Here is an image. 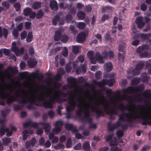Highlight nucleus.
<instances>
[{
  "mask_svg": "<svg viewBox=\"0 0 151 151\" xmlns=\"http://www.w3.org/2000/svg\"><path fill=\"white\" fill-rule=\"evenodd\" d=\"M124 93L122 95H117L114 99H110V101H108L105 96H100L99 98L96 96H88L86 98H83L77 90L69 93L68 96V105L66 110L70 112L76 106L79 110L78 114L81 115L83 113L84 118L89 123L90 129H95L97 126L95 124L91 123L92 119L89 116L90 111L96 112L99 114L101 112V107H103L104 111L107 114L116 115L118 110H127L128 113L123 114L119 116V121L115 125L109 123L108 125V129L111 131L120 125L121 121H131L135 119H141L145 124L151 125V109L143 106L138 107L132 104H129L125 106L122 101L127 100L129 102L137 101H142L141 98V90L139 87H129L123 90Z\"/></svg>",
  "mask_w": 151,
  "mask_h": 151,
  "instance_id": "1",
  "label": "nucleus"
},
{
  "mask_svg": "<svg viewBox=\"0 0 151 151\" xmlns=\"http://www.w3.org/2000/svg\"><path fill=\"white\" fill-rule=\"evenodd\" d=\"M48 84L50 86L45 91L37 89H31L28 91L19 90L17 91L14 96H12V86L0 83V97L2 99H6L8 104L12 103L16 99L19 98L22 104L27 102L34 104L36 101L38 100L42 102L45 107L51 108L52 103L56 101L59 102L58 100L60 93L57 88L60 85L56 82H53L51 79H50Z\"/></svg>",
  "mask_w": 151,
  "mask_h": 151,
  "instance_id": "2",
  "label": "nucleus"
},
{
  "mask_svg": "<svg viewBox=\"0 0 151 151\" xmlns=\"http://www.w3.org/2000/svg\"><path fill=\"white\" fill-rule=\"evenodd\" d=\"M94 52L93 51H89L87 54L88 58L90 59L91 63L93 64H95L96 61L99 63H103V60L99 52L96 54L95 56H94Z\"/></svg>",
  "mask_w": 151,
  "mask_h": 151,
  "instance_id": "3",
  "label": "nucleus"
},
{
  "mask_svg": "<svg viewBox=\"0 0 151 151\" xmlns=\"http://www.w3.org/2000/svg\"><path fill=\"white\" fill-rule=\"evenodd\" d=\"M11 50L14 52L16 56H18L23 54L24 51V48L22 47L19 49V47L16 46V42H14L12 43Z\"/></svg>",
  "mask_w": 151,
  "mask_h": 151,
  "instance_id": "4",
  "label": "nucleus"
},
{
  "mask_svg": "<svg viewBox=\"0 0 151 151\" xmlns=\"http://www.w3.org/2000/svg\"><path fill=\"white\" fill-rule=\"evenodd\" d=\"M5 120L4 119L3 120L1 121H0V125L3 126L0 128V136H1L4 135L5 132H6V136H10L12 134V132L11 131H9V129L8 128L4 129L5 127L4 125V122Z\"/></svg>",
  "mask_w": 151,
  "mask_h": 151,
  "instance_id": "5",
  "label": "nucleus"
},
{
  "mask_svg": "<svg viewBox=\"0 0 151 151\" xmlns=\"http://www.w3.org/2000/svg\"><path fill=\"white\" fill-rule=\"evenodd\" d=\"M12 71V68L10 67H8L7 69L4 71H0V76L1 79L6 78L8 79L9 78L11 77V73Z\"/></svg>",
  "mask_w": 151,
  "mask_h": 151,
  "instance_id": "6",
  "label": "nucleus"
},
{
  "mask_svg": "<svg viewBox=\"0 0 151 151\" xmlns=\"http://www.w3.org/2000/svg\"><path fill=\"white\" fill-rule=\"evenodd\" d=\"M115 83L114 79H111L109 80L104 79L101 81L99 82L97 84L99 87H103L104 85L106 84L108 85L109 86H112Z\"/></svg>",
  "mask_w": 151,
  "mask_h": 151,
  "instance_id": "7",
  "label": "nucleus"
},
{
  "mask_svg": "<svg viewBox=\"0 0 151 151\" xmlns=\"http://www.w3.org/2000/svg\"><path fill=\"white\" fill-rule=\"evenodd\" d=\"M63 122L62 121H59L55 123V127L52 130L53 133L54 135L58 134L61 130V126L63 125Z\"/></svg>",
  "mask_w": 151,
  "mask_h": 151,
  "instance_id": "8",
  "label": "nucleus"
},
{
  "mask_svg": "<svg viewBox=\"0 0 151 151\" xmlns=\"http://www.w3.org/2000/svg\"><path fill=\"white\" fill-rule=\"evenodd\" d=\"M125 45L124 44L119 45V59L123 60L124 58L125 51L124 50L125 48Z\"/></svg>",
  "mask_w": 151,
  "mask_h": 151,
  "instance_id": "9",
  "label": "nucleus"
},
{
  "mask_svg": "<svg viewBox=\"0 0 151 151\" xmlns=\"http://www.w3.org/2000/svg\"><path fill=\"white\" fill-rule=\"evenodd\" d=\"M88 35L87 32H82L78 34L76 39L77 42L80 43H83L85 40L86 37Z\"/></svg>",
  "mask_w": 151,
  "mask_h": 151,
  "instance_id": "10",
  "label": "nucleus"
},
{
  "mask_svg": "<svg viewBox=\"0 0 151 151\" xmlns=\"http://www.w3.org/2000/svg\"><path fill=\"white\" fill-rule=\"evenodd\" d=\"M143 19L142 17L139 16L135 20V22L139 29H142L145 26V23L143 21Z\"/></svg>",
  "mask_w": 151,
  "mask_h": 151,
  "instance_id": "11",
  "label": "nucleus"
},
{
  "mask_svg": "<svg viewBox=\"0 0 151 151\" xmlns=\"http://www.w3.org/2000/svg\"><path fill=\"white\" fill-rule=\"evenodd\" d=\"M144 65L142 63L137 64L132 71V74L133 75H136L139 74L141 70L142 69Z\"/></svg>",
  "mask_w": 151,
  "mask_h": 151,
  "instance_id": "12",
  "label": "nucleus"
},
{
  "mask_svg": "<svg viewBox=\"0 0 151 151\" xmlns=\"http://www.w3.org/2000/svg\"><path fill=\"white\" fill-rule=\"evenodd\" d=\"M110 58H114V54L113 52L112 51L110 50L107 52L106 51H104L102 53V56H101L103 60L104 61V59H106L108 57Z\"/></svg>",
  "mask_w": 151,
  "mask_h": 151,
  "instance_id": "13",
  "label": "nucleus"
},
{
  "mask_svg": "<svg viewBox=\"0 0 151 151\" xmlns=\"http://www.w3.org/2000/svg\"><path fill=\"white\" fill-rule=\"evenodd\" d=\"M115 141L112 140L110 143V145L112 147L111 149V151H122V150L120 148H114L113 147L116 146L117 145V142L116 141V137L114 138Z\"/></svg>",
  "mask_w": 151,
  "mask_h": 151,
  "instance_id": "14",
  "label": "nucleus"
},
{
  "mask_svg": "<svg viewBox=\"0 0 151 151\" xmlns=\"http://www.w3.org/2000/svg\"><path fill=\"white\" fill-rule=\"evenodd\" d=\"M38 125V124L37 123L30 121L26 122L23 124V126L24 127H31L36 128Z\"/></svg>",
  "mask_w": 151,
  "mask_h": 151,
  "instance_id": "15",
  "label": "nucleus"
},
{
  "mask_svg": "<svg viewBox=\"0 0 151 151\" xmlns=\"http://www.w3.org/2000/svg\"><path fill=\"white\" fill-rule=\"evenodd\" d=\"M36 143V140L35 138H33L31 140L30 142L27 141L25 143L26 148L28 149L31 146L33 147Z\"/></svg>",
  "mask_w": 151,
  "mask_h": 151,
  "instance_id": "16",
  "label": "nucleus"
},
{
  "mask_svg": "<svg viewBox=\"0 0 151 151\" xmlns=\"http://www.w3.org/2000/svg\"><path fill=\"white\" fill-rule=\"evenodd\" d=\"M82 148L85 151H90V146L89 141H85L83 144Z\"/></svg>",
  "mask_w": 151,
  "mask_h": 151,
  "instance_id": "17",
  "label": "nucleus"
},
{
  "mask_svg": "<svg viewBox=\"0 0 151 151\" xmlns=\"http://www.w3.org/2000/svg\"><path fill=\"white\" fill-rule=\"evenodd\" d=\"M49 138L50 139L52 140V143H57L58 138V137L56 136H54V134L50 132V133L49 135Z\"/></svg>",
  "mask_w": 151,
  "mask_h": 151,
  "instance_id": "18",
  "label": "nucleus"
},
{
  "mask_svg": "<svg viewBox=\"0 0 151 151\" xmlns=\"http://www.w3.org/2000/svg\"><path fill=\"white\" fill-rule=\"evenodd\" d=\"M29 66L30 68H33L36 65L37 63V61L34 59L30 58L27 61Z\"/></svg>",
  "mask_w": 151,
  "mask_h": 151,
  "instance_id": "19",
  "label": "nucleus"
},
{
  "mask_svg": "<svg viewBox=\"0 0 151 151\" xmlns=\"http://www.w3.org/2000/svg\"><path fill=\"white\" fill-rule=\"evenodd\" d=\"M40 124H42L43 126L45 132L47 134L50 131L51 127L50 124L47 123H41Z\"/></svg>",
  "mask_w": 151,
  "mask_h": 151,
  "instance_id": "20",
  "label": "nucleus"
},
{
  "mask_svg": "<svg viewBox=\"0 0 151 151\" xmlns=\"http://www.w3.org/2000/svg\"><path fill=\"white\" fill-rule=\"evenodd\" d=\"M50 5L51 8L53 10H56L58 9V5L57 2L55 0L51 1Z\"/></svg>",
  "mask_w": 151,
  "mask_h": 151,
  "instance_id": "21",
  "label": "nucleus"
},
{
  "mask_svg": "<svg viewBox=\"0 0 151 151\" xmlns=\"http://www.w3.org/2000/svg\"><path fill=\"white\" fill-rule=\"evenodd\" d=\"M149 48L148 46L146 45H143L142 46L139 47L137 49V52L141 54L142 53L143 50L145 49H147Z\"/></svg>",
  "mask_w": 151,
  "mask_h": 151,
  "instance_id": "22",
  "label": "nucleus"
},
{
  "mask_svg": "<svg viewBox=\"0 0 151 151\" xmlns=\"http://www.w3.org/2000/svg\"><path fill=\"white\" fill-rule=\"evenodd\" d=\"M143 98L147 99H149L151 97V91H146L142 93Z\"/></svg>",
  "mask_w": 151,
  "mask_h": 151,
  "instance_id": "23",
  "label": "nucleus"
},
{
  "mask_svg": "<svg viewBox=\"0 0 151 151\" xmlns=\"http://www.w3.org/2000/svg\"><path fill=\"white\" fill-rule=\"evenodd\" d=\"M112 68V64L111 63H106L104 65L105 70L107 72L111 71Z\"/></svg>",
  "mask_w": 151,
  "mask_h": 151,
  "instance_id": "24",
  "label": "nucleus"
},
{
  "mask_svg": "<svg viewBox=\"0 0 151 151\" xmlns=\"http://www.w3.org/2000/svg\"><path fill=\"white\" fill-rule=\"evenodd\" d=\"M62 32L63 31L60 30L55 32L54 39L56 41L60 40Z\"/></svg>",
  "mask_w": 151,
  "mask_h": 151,
  "instance_id": "25",
  "label": "nucleus"
},
{
  "mask_svg": "<svg viewBox=\"0 0 151 151\" xmlns=\"http://www.w3.org/2000/svg\"><path fill=\"white\" fill-rule=\"evenodd\" d=\"M70 81V88H74L76 84V79L73 78H69Z\"/></svg>",
  "mask_w": 151,
  "mask_h": 151,
  "instance_id": "26",
  "label": "nucleus"
},
{
  "mask_svg": "<svg viewBox=\"0 0 151 151\" xmlns=\"http://www.w3.org/2000/svg\"><path fill=\"white\" fill-rule=\"evenodd\" d=\"M2 144L4 145H8L11 142L10 138L6 137L2 139Z\"/></svg>",
  "mask_w": 151,
  "mask_h": 151,
  "instance_id": "27",
  "label": "nucleus"
},
{
  "mask_svg": "<svg viewBox=\"0 0 151 151\" xmlns=\"http://www.w3.org/2000/svg\"><path fill=\"white\" fill-rule=\"evenodd\" d=\"M81 47L80 46H73V51L75 54L78 53L81 50Z\"/></svg>",
  "mask_w": 151,
  "mask_h": 151,
  "instance_id": "28",
  "label": "nucleus"
},
{
  "mask_svg": "<svg viewBox=\"0 0 151 151\" xmlns=\"http://www.w3.org/2000/svg\"><path fill=\"white\" fill-rule=\"evenodd\" d=\"M32 11L31 9L27 7L24 10L23 13L25 16H28L29 15Z\"/></svg>",
  "mask_w": 151,
  "mask_h": 151,
  "instance_id": "29",
  "label": "nucleus"
},
{
  "mask_svg": "<svg viewBox=\"0 0 151 151\" xmlns=\"http://www.w3.org/2000/svg\"><path fill=\"white\" fill-rule=\"evenodd\" d=\"M141 38L143 40H147L151 37V33H147L145 34H142L140 35Z\"/></svg>",
  "mask_w": 151,
  "mask_h": 151,
  "instance_id": "30",
  "label": "nucleus"
},
{
  "mask_svg": "<svg viewBox=\"0 0 151 151\" xmlns=\"http://www.w3.org/2000/svg\"><path fill=\"white\" fill-rule=\"evenodd\" d=\"M77 16L80 19H83L85 17V14L84 12L80 11L78 13Z\"/></svg>",
  "mask_w": 151,
  "mask_h": 151,
  "instance_id": "31",
  "label": "nucleus"
},
{
  "mask_svg": "<svg viewBox=\"0 0 151 151\" xmlns=\"http://www.w3.org/2000/svg\"><path fill=\"white\" fill-rule=\"evenodd\" d=\"M82 68V72L84 73H85L86 71V67L84 66H79L78 68L76 70V72L77 73H79L81 71L80 68Z\"/></svg>",
  "mask_w": 151,
  "mask_h": 151,
  "instance_id": "32",
  "label": "nucleus"
},
{
  "mask_svg": "<svg viewBox=\"0 0 151 151\" xmlns=\"http://www.w3.org/2000/svg\"><path fill=\"white\" fill-rule=\"evenodd\" d=\"M33 35L31 32H29L27 35L26 39V41L28 42H31L32 40Z\"/></svg>",
  "mask_w": 151,
  "mask_h": 151,
  "instance_id": "33",
  "label": "nucleus"
},
{
  "mask_svg": "<svg viewBox=\"0 0 151 151\" xmlns=\"http://www.w3.org/2000/svg\"><path fill=\"white\" fill-rule=\"evenodd\" d=\"M60 1H63V2L59 4V6L61 9H65L68 6V5L65 2V0H59Z\"/></svg>",
  "mask_w": 151,
  "mask_h": 151,
  "instance_id": "34",
  "label": "nucleus"
},
{
  "mask_svg": "<svg viewBox=\"0 0 151 151\" xmlns=\"http://www.w3.org/2000/svg\"><path fill=\"white\" fill-rule=\"evenodd\" d=\"M2 8L4 10H6L9 8V3L6 1H4L2 3Z\"/></svg>",
  "mask_w": 151,
  "mask_h": 151,
  "instance_id": "35",
  "label": "nucleus"
},
{
  "mask_svg": "<svg viewBox=\"0 0 151 151\" xmlns=\"http://www.w3.org/2000/svg\"><path fill=\"white\" fill-rule=\"evenodd\" d=\"M41 6V3L38 2H35L32 5V8L36 9H39Z\"/></svg>",
  "mask_w": 151,
  "mask_h": 151,
  "instance_id": "36",
  "label": "nucleus"
},
{
  "mask_svg": "<svg viewBox=\"0 0 151 151\" xmlns=\"http://www.w3.org/2000/svg\"><path fill=\"white\" fill-rule=\"evenodd\" d=\"M54 147L55 150H58L61 149H63L65 148V146L62 144L59 143L56 146H54Z\"/></svg>",
  "mask_w": 151,
  "mask_h": 151,
  "instance_id": "37",
  "label": "nucleus"
},
{
  "mask_svg": "<svg viewBox=\"0 0 151 151\" xmlns=\"http://www.w3.org/2000/svg\"><path fill=\"white\" fill-rule=\"evenodd\" d=\"M61 44L60 42L56 43L54 45V46L56 47L54 50L55 51L57 52L60 50L61 47Z\"/></svg>",
  "mask_w": 151,
  "mask_h": 151,
  "instance_id": "38",
  "label": "nucleus"
},
{
  "mask_svg": "<svg viewBox=\"0 0 151 151\" xmlns=\"http://www.w3.org/2000/svg\"><path fill=\"white\" fill-rule=\"evenodd\" d=\"M102 11L103 12H104L106 11H111L113 9L112 7L108 6H104L102 7Z\"/></svg>",
  "mask_w": 151,
  "mask_h": 151,
  "instance_id": "39",
  "label": "nucleus"
},
{
  "mask_svg": "<svg viewBox=\"0 0 151 151\" xmlns=\"http://www.w3.org/2000/svg\"><path fill=\"white\" fill-rule=\"evenodd\" d=\"M72 145L71 139L70 138H69L68 139L66 142V147L67 148H70L71 147Z\"/></svg>",
  "mask_w": 151,
  "mask_h": 151,
  "instance_id": "40",
  "label": "nucleus"
},
{
  "mask_svg": "<svg viewBox=\"0 0 151 151\" xmlns=\"http://www.w3.org/2000/svg\"><path fill=\"white\" fill-rule=\"evenodd\" d=\"M60 70L61 72H59L58 74L55 76V79L56 80H59L60 78V75L63 74L64 73V70L63 69H60Z\"/></svg>",
  "mask_w": 151,
  "mask_h": 151,
  "instance_id": "41",
  "label": "nucleus"
},
{
  "mask_svg": "<svg viewBox=\"0 0 151 151\" xmlns=\"http://www.w3.org/2000/svg\"><path fill=\"white\" fill-rule=\"evenodd\" d=\"M14 6L16 10L17 11H19L20 9L21 5L18 2H16L14 4Z\"/></svg>",
  "mask_w": 151,
  "mask_h": 151,
  "instance_id": "42",
  "label": "nucleus"
},
{
  "mask_svg": "<svg viewBox=\"0 0 151 151\" xmlns=\"http://www.w3.org/2000/svg\"><path fill=\"white\" fill-rule=\"evenodd\" d=\"M68 49L66 47H64V49L62 52V55L64 57L67 56L68 55Z\"/></svg>",
  "mask_w": 151,
  "mask_h": 151,
  "instance_id": "43",
  "label": "nucleus"
},
{
  "mask_svg": "<svg viewBox=\"0 0 151 151\" xmlns=\"http://www.w3.org/2000/svg\"><path fill=\"white\" fill-rule=\"evenodd\" d=\"M60 19V17L58 16H56L54 19L52 20V23L54 25H55L57 24V22Z\"/></svg>",
  "mask_w": 151,
  "mask_h": 151,
  "instance_id": "44",
  "label": "nucleus"
},
{
  "mask_svg": "<svg viewBox=\"0 0 151 151\" xmlns=\"http://www.w3.org/2000/svg\"><path fill=\"white\" fill-rule=\"evenodd\" d=\"M23 139L25 140L26 139L28 136V132L27 131L25 130L22 132Z\"/></svg>",
  "mask_w": 151,
  "mask_h": 151,
  "instance_id": "45",
  "label": "nucleus"
},
{
  "mask_svg": "<svg viewBox=\"0 0 151 151\" xmlns=\"http://www.w3.org/2000/svg\"><path fill=\"white\" fill-rule=\"evenodd\" d=\"M27 35V33L26 31H24L20 33L21 39V40L24 39Z\"/></svg>",
  "mask_w": 151,
  "mask_h": 151,
  "instance_id": "46",
  "label": "nucleus"
},
{
  "mask_svg": "<svg viewBox=\"0 0 151 151\" xmlns=\"http://www.w3.org/2000/svg\"><path fill=\"white\" fill-rule=\"evenodd\" d=\"M85 26V24L83 22H81L79 23L77 26L78 28L80 29H81L84 28Z\"/></svg>",
  "mask_w": 151,
  "mask_h": 151,
  "instance_id": "47",
  "label": "nucleus"
},
{
  "mask_svg": "<svg viewBox=\"0 0 151 151\" xmlns=\"http://www.w3.org/2000/svg\"><path fill=\"white\" fill-rule=\"evenodd\" d=\"M82 147L81 144L80 143H78L74 147V149L75 150H80Z\"/></svg>",
  "mask_w": 151,
  "mask_h": 151,
  "instance_id": "48",
  "label": "nucleus"
},
{
  "mask_svg": "<svg viewBox=\"0 0 151 151\" xmlns=\"http://www.w3.org/2000/svg\"><path fill=\"white\" fill-rule=\"evenodd\" d=\"M43 15V12L41 10H40L37 15L36 17L37 18L39 19L41 18Z\"/></svg>",
  "mask_w": 151,
  "mask_h": 151,
  "instance_id": "49",
  "label": "nucleus"
},
{
  "mask_svg": "<svg viewBox=\"0 0 151 151\" xmlns=\"http://www.w3.org/2000/svg\"><path fill=\"white\" fill-rule=\"evenodd\" d=\"M113 134H111L105 137L106 140V142H109L113 138Z\"/></svg>",
  "mask_w": 151,
  "mask_h": 151,
  "instance_id": "50",
  "label": "nucleus"
},
{
  "mask_svg": "<svg viewBox=\"0 0 151 151\" xmlns=\"http://www.w3.org/2000/svg\"><path fill=\"white\" fill-rule=\"evenodd\" d=\"M68 40V38L66 35H63L61 39V41L64 42H67Z\"/></svg>",
  "mask_w": 151,
  "mask_h": 151,
  "instance_id": "51",
  "label": "nucleus"
},
{
  "mask_svg": "<svg viewBox=\"0 0 151 151\" xmlns=\"http://www.w3.org/2000/svg\"><path fill=\"white\" fill-rule=\"evenodd\" d=\"M73 127V125L70 124H66L65 125V128L66 129L70 130L72 129Z\"/></svg>",
  "mask_w": 151,
  "mask_h": 151,
  "instance_id": "52",
  "label": "nucleus"
},
{
  "mask_svg": "<svg viewBox=\"0 0 151 151\" xmlns=\"http://www.w3.org/2000/svg\"><path fill=\"white\" fill-rule=\"evenodd\" d=\"M45 147L46 148L49 147L51 145V143L48 140L44 144Z\"/></svg>",
  "mask_w": 151,
  "mask_h": 151,
  "instance_id": "53",
  "label": "nucleus"
},
{
  "mask_svg": "<svg viewBox=\"0 0 151 151\" xmlns=\"http://www.w3.org/2000/svg\"><path fill=\"white\" fill-rule=\"evenodd\" d=\"M147 6L145 4H142L140 6L141 9L143 11H145L147 9Z\"/></svg>",
  "mask_w": 151,
  "mask_h": 151,
  "instance_id": "54",
  "label": "nucleus"
},
{
  "mask_svg": "<svg viewBox=\"0 0 151 151\" xmlns=\"http://www.w3.org/2000/svg\"><path fill=\"white\" fill-rule=\"evenodd\" d=\"M31 23L30 22H27L25 24V27L26 29H29L30 28Z\"/></svg>",
  "mask_w": 151,
  "mask_h": 151,
  "instance_id": "55",
  "label": "nucleus"
},
{
  "mask_svg": "<svg viewBox=\"0 0 151 151\" xmlns=\"http://www.w3.org/2000/svg\"><path fill=\"white\" fill-rule=\"evenodd\" d=\"M12 34L15 37H17L18 35L17 30L16 29H14L12 32Z\"/></svg>",
  "mask_w": 151,
  "mask_h": 151,
  "instance_id": "56",
  "label": "nucleus"
},
{
  "mask_svg": "<svg viewBox=\"0 0 151 151\" xmlns=\"http://www.w3.org/2000/svg\"><path fill=\"white\" fill-rule=\"evenodd\" d=\"M118 137H121L123 135V132L122 131H119L116 132Z\"/></svg>",
  "mask_w": 151,
  "mask_h": 151,
  "instance_id": "57",
  "label": "nucleus"
},
{
  "mask_svg": "<svg viewBox=\"0 0 151 151\" xmlns=\"http://www.w3.org/2000/svg\"><path fill=\"white\" fill-rule=\"evenodd\" d=\"M72 17L71 15L70 14H68L66 16V20L68 22H71L72 20Z\"/></svg>",
  "mask_w": 151,
  "mask_h": 151,
  "instance_id": "58",
  "label": "nucleus"
},
{
  "mask_svg": "<svg viewBox=\"0 0 151 151\" xmlns=\"http://www.w3.org/2000/svg\"><path fill=\"white\" fill-rule=\"evenodd\" d=\"M101 72L99 71L96 73L95 76L97 78H99L101 76Z\"/></svg>",
  "mask_w": 151,
  "mask_h": 151,
  "instance_id": "59",
  "label": "nucleus"
},
{
  "mask_svg": "<svg viewBox=\"0 0 151 151\" xmlns=\"http://www.w3.org/2000/svg\"><path fill=\"white\" fill-rule=\"evenodd\" d=\"M66 70L67 72H69L71 71V66L70 64H67L65 67Z\"/></svg>",
  "mask_w": 151,
  "mask_h": 151,
  "instance_id": "60",
  "label": "nucleus"
},
{
  "mask_svg": "<svg viewBox=\"0 0 151 151\" xmlns=\"http://www.w3.org/2000/svg\"><path fill=\"white\" fill-rule=\"evenodd\" d=\"M109 16L107 14H104L103 15L101 18L102 20L103 21H105L109 19Z\"/></svg>",
  "mask_w": 151,
  "mask_h": 151,
  "instance_id": "61",
  "label": "nucleus"
},
{
  "mask_svg": "<svg viewBox=\"0 0 151 151\" xmlns=\"http://www.w3.org/2000/svg\"><path fill=\"white\" fill-rule=\"evenodd\" d=\"M3 35L4 37L6 38L7 35L8 34V30H7L5 28H4L3 29Z\"/></svg>",
  "mask_w": 151,
  "mask_h": 151,
  "instance_id": "62",
  "label": "nucleus"
},
{
  "mask_svg": "<svg viewBox=\"0 0 151 151\" xmlns=\"http://www.w3.org/2000/svg\"><path fill=\"white\" fill-rule=\"evenodd\" d=\"M66 139V138L65 136L62 135L61 136L60 138V142H65Z\"/></svg>",
  "mask_w": 151,
  "mask_h": 151,
  "instance_id": "63",
  "label": "nucleus"
},
{
  "mask_svg": "<svg viewBox=\"0 0 151 151\" xmlns=\"http://www.w3.org/2000/svg\"><path fill=\"white\" fill-rule=\"evenodd\" d=\"M23 26L22 23H20L17 26V29L19 31H20L22 30Z\"/></svg>",
  "mask_w": 151,
  "mask_h": 151,
  "instance_id": "64",
  "label": "nucleus"
}]
</instances>
